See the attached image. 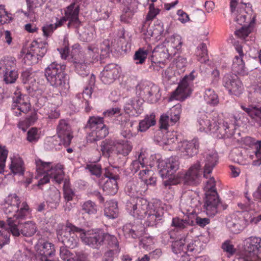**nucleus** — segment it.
<instances>
[{
  "label": "nucleus",
  "mask_w": 261,
  "mask_h": 261,
  "mask_svg": "<svg viewBox=\"0 0 261 261\" xmlns=\"http://www.w3.org/2000/svg\"><path fill=\"white\" fill-rule=\"evenodd\" d=\"M31 105L24 99L21 92L17 89L14 93L12 109L14 114L16 116L21 115V113L26 114L30 110Z\"/></svg>",
  "instance_id": "16"
},
{
  "label": "nucleus",
  "mask_w": 261,
  "mask_h": 261,
  "mask_svg": "<svg viewBox=\"0 0 261 261\" xmlns=\"http://www.w3.org/2000/svg\"><path fill=\"white\" fill-rule=\"evenodd\" d=\"M222 84L229 93L235 95H240L243 90L242 83L236 74H225L223 77Z\"/></svg>",
  "instance_id": "14"
},
{
  "label": "nucleus",
  "mask_w": 261,
  "mask_h": 261,
  "mask_svg": "<svg viewBox=\"0 0 261 261\" xmlns=\"http://www.w3.org/2000/svg\"><path fill=\"white\" fill-rule=\"evenodd\" d=\"M218 114L216 112L208 113L205 112H199L197 116V125L201 132H208L211 131L213 122L218 121Z\"/></svg>",
  "instance_id": "17"
},
{
  "label": "nucleus",
  "mask_w": 261,
  "mask_h": 261,
  "mask_svg": "<svg viewBox=\"0 0 261 261\" xmlns=\"http://www.w3.org/2000/svg\"><path fill=\"white\" fill-rule=\"evenodd\" d=\"M36 261H42L46 257H52L55 254L54 245L48 242L39 243L36 246Z\"/></svg>",
  "instance_id": "20"
},
{
  "label": "nucleus",
  "mask_w": 261,
  "mask_h": 261,
  "mask_svg": "<svg viewBox=\"0 0 261 261\" xmlns=\"http://www.w3.org/2000/svg\"><path fill=\"white\" fill-rule=\"evenodd\" d=\"M39 60L40 59L35 54L33 53V51L31 50V48L25 55L23 59L24 63L29 66L37 63Z\"/></svg>",
  "instance_id": "55"
},
{
  "label": "nucleus",
  "mask_w": 261,
  "mask_h": 261,
  "mask_svg": "<svg viewBox=\"0 0 261 261\" xmlns=\"http://www.w3.org/2000/svg\"><path fill=\"white\" fill-rule=\"evenodd\" d=\"M10 169L14 174L23 175L24 167L22 160L20 158L13 159L10 165Z\"/></svg>",
  "instance_id": "43"
},
{
  "label": "nucleus",
  "mask_w": 261,
  "mask_h": 261,
  "mask_svg": "<svg viewBox=\"0 0 261 261\" xmlns=\"http://www.w3.org/2000/svg\"><path fill=\"white\" fill-rule=\"evenodd\" d=\"M196 56L197 60L201 63L208 61L206 45L204 43H200L197 47Z\"/></svg>",
  "instance_id": "44"
},
{
  "label": "nucleus",
  "mask_w": 261,
  "mask_h": 261,
  "mask_svg": "<svg viewBox=\"0 0 261 261\" xmlns=\"http://www.w3.org/2000/svg\"><path fill=\"white\" fill-rule=\"evenodd\" d=\"M249 11H252L251 5L250 4L242 3L239 4L237 7L236 13H235V21L240 25H242L247 19H248L249 21L251 17L250 16L247 18L248 16L247 15V14H248Z\"/></svg>",
  "instance_id": "28"
},
{
  "label": "nucleus",
  "mask_w": 261,
  "mask_h": 261,
  "mask_svg": "<svg viewBox=\"0 0 261 261\" xmlns=\"http://www.w3.org/2000/svg\"><path fill=\"white\" fill-rule=\"evenodd\" d=\"M232 70L235 73L241 75L247 74V71L245 67L244 62L242 57L236 56L233 60L232 65Z\"/></svg>",
  "instance_id": "34"
},
{
  "label": "nucleus",
  "mask_w": 261,
  "mask_h": 261,
  "mask_svg": "<svg viewBox=\"0 0 261 261\" xmlns=\"http://www.w3.org/2000/svg\"><path fill=\"white\" fill-rule=\"evenodd\" d=\"M155 117V115L153 114L146 115L144 119L140 121L138 130L141 132H144L151 126L154 125L156 123Z\"/></svg>",
  "instance_id": "42"
},
{
  "label": "nucleus",
  "mask_w": 261,
  "mask_h": 261,
  "mask_svg": "<svg viewBox=\"0 0 261 261\" xmlns=\"http://www.w3.org/2000/svg\"><path fill=\"white\" fill-rule=\"evenodd\" d=\"M181 113V106L180 104H177L172 107L165 113L170 119L171 125H173L178 122L180 118Z\"/></svg>",
  "instance_id": "33"
},
{
  "label": "nucleus",
  "mask_w": 261,
  "mask_h": 261,
  "mask_svg": "<svg viewBox=\"0 0 261 261\" xmlns=\"http://www.w3.org/2000/svg\"><path fill=\"white\" fill-rule=\"evenodd\" d=\"M226 225L231 232L238 234L246 228L247 221L241 212H238L227 217Z\"/></svg>",
  "instance_id": "12"
},
{
  "label": "nucleus",
  "mask_w": 261,
  "mask_h": 261,
  "mask_svg": "<svg viewBox=\"0 0 261 261\" xmlns=\"http://www.w3.org/2000/svg\"><path fill=\"white\" fill-rule=\"evenodd\" d=\"M35 73L29 69H27L21 74L22 80L23 84H33L36 81L34 78Z\"/></svg>",
  "instance_id": "58"
},
{
  "label": "nucleus",
  "mask_w": 261,
  "mask_h": 261,
  "mask_svg": "<svg viewBox=\"0 0 261 261\" xmlns=\"http://www.w3.org/2000/svg\"><path fill=\"white\" fill-rule=\"evenodd\" d=\"M148 207L147 200L140 197L131 198L126 203L127 212L133 216L140 219L146 217L149 210Z\"/></svg>",
  "instance_id": "6"
},
{
  "label": "nucleus",
  "mask_w": 261,
  "mask_h": 261,
  "mask_svg": "<svg viewBox=\"0 0 261 261\" xmlns=\"http://www.w3.org/2000/svg\"><path fill=\"white\" fill-rule=\"evenodd\" d=\"M110 53V42L109 40H105L98 47L88 46L87 51V54L91 56L93 60H98L99 56L100 59L107 58Z\"/></svg>",
  "instance_id": "19"
},
{
  "label": "nucleus",
  "mask_w": 261,
  "mask_h": 261,
  "mask_svg": "<svg viewBox=\"0 0 261 261\" xmlns=\"http://www.w3.org/2000/svg\"><path fill=\"white\" fill-rule=\"evenodd\" d=\"M150 83H141L138 84L136 88V94L139 97L147 100Z\"/></svg>",
  "instance_id": "52"
},
{
  "label": "nucleus",
  "mask_w": 261,
  "mask_h": 261,
  "mask_svg": "<svg viewBox=\"0 0 261 261\" xmlns=\"http://www.w3.org/2000/svg\"><path fill=\"white\" fill-rule=\"evenodd\" d=\"M195 72L192 71L189 75L185 76L179 83L176 89L172 93L170 99L184 101L191 93V86L195 76Z\"/></svg>",
  "instance_id": "8"
},
{
  "label": "nucleus",
  "mask_w": 261,
  "mask_h": 261,
  "mask_svg": "<svg viewBox=\"0 0 261 261\" xmlns=\"http://www.w3.org/2000/svg\"><path fill=\"white\" fill-rule=\"evenodd\" d=\"M159 88L157 86L152 83H150L149 93L147 100L150 103L156 102L160 96L159 94Z\"/></svg>",
  "instance_id": "49"
},
{
  "label": "nucleus",
  "mask_w": 261,
  "mask_h": 261,
  "mask_svg": "<svg viewBox=\"0 0 261 261\" xmlns=\"http://www.w3.org/2000/svg\"><path fill=\"white\" fill-rule=\"evenodd\" d=\"M221 248L223 251L229 255H232L236 251L232 242L230 240L225 241L222 244Z\"/></svg>",
  "instance_id": "59"
},
{
  "label": "nucleus",
  "mask_w": 261,
  "mask_h": 261,
  "mask_svg": "<svg viewBox=\"0 0 261 261\" xmlns=\"http://www.w3.org/2000/svg\"><path fill=\"white\" fill-rule=\"evenodd\" d=\"M201 173L200 162L197 161L186 173H178L174 178L164 181L163 184L165 187L176 185L181 182L187 185H197L200 182Z\"/></svg>",
  "instance_id": "3"
},
{
  "label": "nucleus",
  "mask_w": 261,
  "mask_h": 261,
  "mask_svg": "<svg viewBox=\"0 0 261 261\" xmlns=\"http://www.w3.org/2000/svg\"><path fill=\"white\" fill-rule=\"evenodd\" d=\"M79 7L75 4H71L66 8L65 10V16L69 21L67 24L68 28H77L80 25L81 21L79 18Z\"/></svg>",
  "instance_id": "23"
},
{
  "label": "nucleus",
  "mask_w": 261,
  "mask_h": 261,
  "mask_svg": "<svg viewBox=\"0 0 261 261\" xmlns=\"http://www.w3.org/2000/svg\"><path fill=\"white\" fill-rule=\"evenodd\" d=\"M21 207L18 208L19 206L15 205H8L6 203H3V211L7 215V223L9 226H11L10 221L15 222L19 219H23L29 213V206L25 202L22 203Z\"/></svg>",
  "instance_id": "10"
},
{
  "label": "nucleus",
  "mask_w": 261,
  "mask_h": 261,
  "mask_svg": "<svg viewBox=\"0 0 261 261\" xmlns=\"http://www.w3.org/2000/svg\"><path fill=\"white\" fill-rule=\"evenodd\" d=\"M98 210V207L96 204L90 200L85 202L82 205V210L88 215L96 214Z\"/></svg>",
  "instance_id": "46"
},
{
  "label": "nucleus",
  "mask_w": 261,
  "mask_h": 261,
  "mask_svg": "<svg viewBox=\"0 0 261 261\" xmlns=\"http://www.w3.org/2000/svg\"><path fill=\"white\" fill-rule=\"evenodd\" d=\"M48 44L46 42L33 41L30 46L31 50L33 53L35 54L36 56L41 60V59L45 55L47 50Z\"/></svg>",
  "instance_id": "32"
},
{
  "label": "nucleus",
  "mask_w": 261,
  "mask_h": 261,
  "mask_svg": "<svg viewBox=\"0 0 261 261\" xmlns=\"http://www.w3.org/2000/svg\"><path fill=\"white\" fill-rule=\"evenodd\" d=\"M227 205L223 204L218 195L217 191L212 192V194H206L203 208L206 214L211 217L226 208Z\"/></svg>",
  "instance_id": "9"
},
{
  "label": "nucleus",
  "mask_w": 261,
  "mask_h": 261,
  "mask_svg": "<svg viewBox=\"0 0 261 261\" xmlns=\"http://www.w3.org/2000/svg\"><path fill=\"white\" fill-rule=\"evenodd\" d=\"M169 49L163 44V46H158L152 52V57H155L156 61L159 63L169 59L170 57L174 56L170 54Z\"/></svg>",
  "instance_id": "31"
},
{
  "label": "nucleus",
  "mask_w": 261,
  "mask_h": 261,
  "mask_svg": "<svg viewBox=\"0 0 261 261\" xmlns=\"http://www.w3.org/2000/svg\"><path fill=\"white\" fill-rule=\"evenodd\" d=\"M72 62L75 72L82 76H87L89 74V63L92 62V57L86 53L84 56L82 53L72 58Z\"/></svg>",
  "instance_id": "15"
},
{
  "label": "nucleus",
  "mask_w": 261,
  "mask_h": 261,
  "mask_svg": "<svg viewBox=\"0 0 261 261\" xmlns=\"http://www.w3.org/2000/svg\"><path fill=\"white\" fill-rule=\"evenodd\" d=\"M4 81L7 84L14 83L18 77V71L16 69L3 72Z\"/></svg>",
  "instance_id": "51"
},
{
  "label": "nucleus",
  "mask_w": 261,
  "mask_h": 261,
  "mask_svg": "<svg viewBox=\"0 0 261 261\" xmlns=\"http://www.w3.org/2000/svg\"><path fill=\"white\" fill-rule=\"evenodd\" d=\"M28 11L24 12V14L29 17L34 14L35 9L37 7L38 0H26Z\"/></svg>",
  "instance_id": "63"
},
{
  "label": "nucleus",
  "mask_w": 261,
  "mask_h": 261,
  "mask_svg": "<svg viewBox=\"0 0 261 261\" xmlns=\"http://www.w3.org/2000/svg\"><path fill=\"white\" fill-rule=\"evenodd\" d=\"M86 127L91 130L88 137L90 142H96L106 137L109 134L108 128L103 123V118L100 117H90Z\"/></svg>",
  "instance_id": "4"
},
{
  "label": "nucleus",
  "mask_w": 261,
  "mask_h": 261,
  "mask_svg": "<svg viewBox=\"0 0 261 261\" xmlns=\"http://www.w3.org/2000/svg\"><path fill=\"white\" fill-rule=\"evenodd\" d=\"M148 50L144 48H139L136 51L133 59L137 64H142L147 58Z\"/></svg>",
  "instance_id": "45"
},
{
  "label": "nucleus",
  "mask_w": 261,
  "mask_h": 261,
  "mask_svg": "<svg viewBox=\"0 0 261 261\" xmlns=\"http://www.w3.org/2000/svg\"><path fill=\"white\" fill-rule=\"evenodd\" d=\"M56 131L58 137L64 145L69 146L73 138V132L68 121L61 119L57 126Z\"/></svg>",
  "instance_id": "18"
},
{
  "label": "nucleus",
  "mask_w": 261,
  "mask_h": 261,
  "mask_svg": "<svg viewBox=\"0 0 261 261\" xmlns=\"http://www.w3.org/2000/svg\"><path fill=\"white\" fill-rule=\"evenodd\" d=\"M103 244H107L110 247L115 249L118 248V242L117 238L114 236L103 232Z\"/></svg>",
  "instance_id": "54"
},
{
  "label": "nucleus",
  "mask_w": 261,
  "mask_h": 261,
  "mask_svg": "<svg viewBox=\"0 0 261 261\" xmlns=\"http://www.w3.org/2000/svg\"><path fill=\"white\" fill-rule=\"evenodd\" d=\"M191 253H198L201 251V242L199 240H194L190 242L185 248V251Z\"/></svg>",
  "instance_id": "56"
},
{
  "label": "nucleus",
  "mask_w": 261,
  "mask_h": 261,
  "mask_svg": "<svg viewBox=\"0 0 261 261\" xmlns=\"http://www.w3.org/2000/svg\"><path fill=\"white\" fill-rule=\"evenodd\" d=\"M144 101L143 98L139 96L129 98L125 103L124 110L127 114L133 113V111H134L136 114H140L143 110V105Z\"/></svg>",
  "instance_id": "25"
},
{
  "label": "nucleus",
  "mask_w": 261,
  "mask_h": 261,
  "mask_svg": "<svg viewBox=\"0 0 261 261\" xmlns=\"http://www.w3.org/2000/svg\"><path fill=\"white\" fill-rule=\"evenodd\" d=\"M204 98L207 103L213 106H216L219 102L217 94L211 89L205 90Z\"/></svg>",
  "instance_id": "48"
},
{
  "label": "nucleus",
  "mask_w": 261,
  "mask_h": 261,
  "mask_svg": "<svg viewBox=\"0 0 261 261\" xmlns=\"http://www.w3.org/2000/svg\"><path fill=\"white\" fill-rule=\"evenodd\" d=\"M119 73L116 64L111 63L107 65L101 73L100 79L105 84L112 83L117 77Z\"/></svg>",
  "instance_id": "24"
},
{
  "label": "nucleus",
  "mask_w": 261,
  "mask_h": 261,
  "mask_svg": "<svg viewBox=\"0 0 261 261\" xmlns=\"http://www.w3.org/2000/svg\"><path fill=\"white\" fill-rule=\"evenodd\" d=\"M39 138V135L36 128H31L27 133V140L31 143L36 142Z\"/></svg>",
  "instance_id": "64"
},
{
  "label": "nucleus",
  "mask_w": 261,
  "mask_h": 261,
  "mask_svg": "<svg viewBox=\"0 0 261 261\" xmlns=\"http://www.w3.org/2000/svg\"><path fill=\"white\" fill-rule=\"evenodd\" d=\"M176 148L182 153L184 156L187 158L192 157L198 152L199 142L197 139H194L191 141H181L178 143Z\"/></svg>",
  "instance_id": "21"
},
{
  "label": "nucleus",
  "mask_w": 261,
  "mask_h": 261,
  "mask_svg": "<svg viewBox=\"0 0 261 261\" xmlns=\"http://www.w3.org/2000/svg\"><path fill=\"white\" fill-rule=\"evenodd\" d=\"M213 125L211 132L215 134L217 137L220 139L224 137H229L232 135V133L229 129L230 126L227 122H225L223 119L218 114V120L213 122Z\"/></svg>",
  "instance_id": "22"
},
{
  "label": "nucleus",
  "mask_w": 261,
  "mask_h": 261,
  "mask_svg": "<svg viewBox=\"0 0 261 261\" xmlns=\"http://www.w3.org/2000/svg\"><path fill=\"white\" fill-rule=\"evenodd\" d=\"M35 163L37 173L35 178L43 176L38 181V186L48 183L50 178L58 184L62 182L64 177L63 165L58 164L53 166L51 162H43L40 159L36 160Z\"/></svg>",
  "instance_id": "1"
},
{
  "label": "nucleus",
  "mask_w": 261,
  "mask_h": 261,
  "mask_svg": "<svg viewBox=\"0 0 261 261\" xmlns=\"http://www.w3.org/2000/svg\"><path fill=\"white\" fill-rule=\"evenodd\" d=\"M137 6L135 3H131L128 6L123 8V13L121 15L120 20L122 22L129 23L137 10Z\"/></svg>",
  "instance_id": "36"
},
{
  "label": "nucleus",
  "mask_w": 261,
  "mask_h": 261,
  "mask_svg": "<svg viewBox=\"0 0 261 261\" xmlns=\"http://www.w3.org/2000/svg\"><path fill=\"white\" fill-rule=\"evenodd\" d=\"M82 231L83 229L67 223L61 229L57 230L58 239L66 247L74 248L77 246L78 243V238L75 233L79 232L81 234Z\"/></svg>",
  "instance_id": "5"
},
{
  "label": "nucleus",
  "mask_w": 261,
  "mask_h": 261,
  "mask_svg": "<svg viewBox=\"0 0 261 261\" xmlns=\"http://www.w3.org/2000/svg\"><path fill=\"white\" fill-rule=\"evenodd\" d=\"M164 44L169 49L170 54L175 56L182 44L181 37L178 35H173L166 40Z\"/></svg>",
  "instance_id": "29"
},
{
  "label": "nucleus",
  "mask_w": 261,
  "mask_h": 261,
  "mask_svg": "<svg viewBox=\"0 0 261 261\" xmlns=\"http://www.w3.org/2000/svg\"><path fill=\"white\" fill-rule=\"evenodd\" d=\"M8 153V151L6 147L0 145V174L2 173L4 171Z\"/></svg>",
  "instance_id": "60"
},
{
  "label": "nucleus",
  "mask_w": 261,
  "mask_h": 261,
  "mask_svg": "<svg viewBox=\"0 0 261 261\" xmlns=\"http://www.w3.org/2000/svg\"><path fill=\"white\" fill-rule=\"evenodd\" d=\"M179 162L178 158L176 156H171L165 161L160 162L158 167L160 173L162 177L174 178L176 175L173 176V174L179 169Z\"/></svg>",
  "instance_id": "13"
},
{
  "label": "nucleus",
  "mask_w": 261,
  "mask_h": 261,
  "mask_svg": "<svg viewBox=\"0 0 261 261\" xmlns=\"http://www.w3.org/2000/svg\"><path fill=\"white\" fill-rule=\"evenodd\" d=\"M86 169L88 170L91 174L99 177L102 173V168L100 164L91 163L87 164Z\"/></svg>",
  "instance_id": "57"
},
{
  "label": "nucleus",
  "mask_w": 261,
  "mask_h": 261,
  "mask_svg": "<svg viewBox=\"0 0 261 261\" xmlns=\"http://www.w3.org/2000/svg\"><path fill=\"white\" fill-rule=\"evenodd\" d=\"M103 190L108 195H114L118 191L117 180H107L103 186Z\"/></svg>",
  "instance_id": "47"
},
{
  "label": "nucleus",
  "mask_w": 261,
  "mask_h": 261,
  "mask_svg": "<svg viewBox=\"0 0 261 261\" xmlns=\"http://www.w3.org/2000/svg\"><path fill=\"white\" fill-rule=\"evenodd\" d=\"M9 223L11 224L9 227L10 231L15 237L22 234L24 237H31L37 231L36 224L31 221L23 222L22 219H19L14 222L10 221Z\"/></svg>",
  "instance_id": "7"
},
{
  "label": "nucleus",
  "mask_w": 261,
  "mask_h": 261,
  "mask_svg": "<svg viewBox=\"0 0 261 261\" xmlns=\"http://www.w3.org/2000/svg\"><path fill=\"white\" fill-rule=\"evenodd\" d=\"M122 118L123 117H121L122 123L120 124L121 126V135L124 138L129 139L134 136L130 129L133 127L134 123L133 121H129L126 118H124L123 119Z\"/></svg>",
  "instance_id": "39"
},
{
  "label": "nucleus",
  "mask_w": 261,
  "mask_h": 261,
  "mask_svg": "<svg viewBox=\"0 0 261 261\" xmlns=\"http://www.w3.org/2000/svg\"><path fill=\"white\" fill-rule=\"evenodd\" d=\"M10 234L4 229H0V249L9 244Z\"/></svg>",
  "instance_id": "61"
},
{
  "label": "nucleus",
  "mask_w": 261,
  "mask_h": 261,
  "mask_svg": "<svg viewBox=\"0 0 261 261\" xmlns=\"http://www.w3.org/2000/svg\"><path fill=\"white\" fill-rule=\"evenodd\" d=\"M104 213L105 215L109 218L114 219L117 217L119 213L117 202L114 200L108 201Z\"/></svg>",
  "instance_id": "35"
},
{
  "label": "nucleus",
  "mask_w": 261,
  "mask_h": 261,
  "mask_svg": "<svg viewBox=\"0 0 261 261\" xmlns=\"http://www.w3.org/2000/svg\"><path fill=\"white\" fill-rule=\"evenodd\" d=\"M163 215L156 210L149 209L147 214L146 223L148 226L156 225L159 221L162 219Z\"/></svg>",
  "instance_id": "37"
},
{
  "label": "nucleus",
  "mask_w": 261,
  "mask_h": 261,
  "mask_svg": "<svg viewBox=\"0 0 261 261\" xmlns=\"http://www.w3.org/2000/svg\"><path fill=\"white\" fill-rule=\"evenodd\" d=\"M203 155L205 158L203 177L207 178L209 174L212 173L213 169L217 165L218 157L217 152L214 151L205 152Z\"/></svg>",
  "instance_id": "26"
},
{
  "label": "nucleus",
  "mask_w": 261,
  "mask_h": 261,
  "mask_svg": "<svg viewBox=\"0 0 261 261\" xmlns=\"http://www.w3.org/2000/svg\"><path fill=\"white\" fill-rule=\"evenodd\" d=\"M164 239H168L170 238V242L172 243V249L174 253L177 254L180 251H185V244L186 242L185 239L180 238L175 240L174 235L172 234L171 233H167L164 234Z\"/></svg>",
  "instance_id": "30"
},
{
  "label": "nucleus",
  "mask_w": 261,
  "mask_h": 261,
  "mask_svg": "<svg viewBox=\"0 0 261 261\" xmlns=\"http://www.w3.org/2000/svg\"><path fill=\"white\" fill-rule=\"evenodd\" d=\"M16 69V60L12 57H4L0 60V70L10 71Z\"/></svg>",
  "instance_id": "40"
},
{
  "label": "nucleus",
  "mask_w": 261,
  "mask_h": 261,
  "mask_svg": "<svg viewBox=\"0 0 261 261\" xmlns=\"http://www.w3.org/2000/svg\"><path fill=\"white\" fill-rule=\"evenodd\" d=\"M74 193L73 190L67 186L65 185L64 186V198L65 201H66V204L64 205V210L65 211H69L70 210V203L68 204V202L73 199Z\"/></svg>",
  "instance_id": "53"
},
{
  "label": "nucleus",
  "mask_w": 261,
  "mask_h": 261,
  "mask_svg": "<svg viewBox=\"0 0 261 261\" xmlns=\"http://www.w3.org/2000/svg\"><path fill=\"white\" fill-rule=\"evenodd\" d=\"M61 194L56 189L50 190L48 191V197L47 202L51 208H56L60 201Z\"/></svg>",
  "instance_id": "41"
},
{
  "label": "nucleus",
  "mask_w": 261,
  "mask_h": 261,
  "mask_svg": "<svg viewBox=\"0 0 261 261\" xmlns=\"http://www.w3.org/2000/svg\"><path fill=\"white\" fill-rule=\"evenodd\" d=\"M189 218L186 217L185 219H182L178 217L173 218L172 222V226L176 227V228L181 230L186 228L188 226L191 225V223Z\"/></svg>",
  "instance_id": "50"
},
{
  "label": "nucleus",
  "mask_w": 261,
  "mask_h": 261,
  "mask_svg": "<svg viewBox=\"0 0 261 261\" xmlns=\"http://www.w3.org/2000/svg\"><path fill=\"white\" fill-rule=\"evenodd\" d=\"M100 151L102 154L109 158L116 148V143L112 140L106 139L101 143Z\"/></svg>",
  "instance_id": "38"
},
{
  "label": "nucleus",
  "mask_w": 261,
  "mask_h": 261,
  "mask_svg": "<svg viewBox=\"0 0 261 261\" xmlns=\"http://www.w3.org/2000/svg\"><path fill=\"white\" fill-rule=\"evenodd\" d=\"M261 249V238L251 237L245 240V250L250 257H256Z\"/></svg>",
  "instance_id": "27"
},
{
  "label": "nucleus",
  "mask_w": 261,
  "mask_h": 261,
  "mask_svg": "<svg viewBox=\"0 0 261 261\" xmlns=\"http://www.w3.org/2000/svg\"><path fill=\"white\" fill-rule=\"evenodd\" d=\"M65 68V65L53 62L45 69L44 75L50 86L59 90L68 88Z\"/></svg>",
  "instance_id": "2"
},
{
  "label": "nucleus",
  "mask_w": 261,
  "mask_h": 261,
  "mask_svg": "<svg viewBox=\"0 0 261 261\" xmlns=\"http://www.w3.org/2000/svg\"><path fill=\"white\" fill-rule=\"evenodd\" d=\"M80 237L84 244L93 248L98 249L103 245V231L100 229L87 231L83 229Z\"/></svg>",
  "instance_id": "11"
},
{
  "label": "nucleus",
  "mask_w": 261,
  "mask_h": 261,
  "mask_svg": "<svg viewBox=\"0 0 261 261\" xmlns=\"http://www.w3.org/2000/svg\"><path fill=\"white\" fill-rule=\"evenodd\" d=\"M4 202L8 205H15L19 206L20 204V200L15 193L10 194L4 200Z\"/></svg>",
  "instance_id": "62"
}]
</instances>
